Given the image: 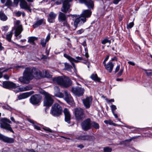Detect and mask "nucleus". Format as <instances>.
I'll use <instances>...</instances> for the list:
<instances>
[{
    "mask_svg": "<svg viewBox=\"0 0 152 152\" xmlns=\"http://www.w3.org/2000/svg\"><path fill=\"white\" fill-rule=\"evenodd\" d=\"M23 76L19 78V81L22 83L28 84L34 77L37 79L42 77V73L39 70L34 67H27L25 68Z\"/></svg>",
    "mask_w": 152,
    "mask_h": 152,
    "instance_id": "1",
    "label": "nucleus"
},
{
    "mask_svg": "<svg viewBox=\"0 0 152 152\" xmlns=\"http://www.w3.org/2000/svg\"><path fill=\"white\" fill-rule=\"evenodd\" d=\"M53 81L63 87L67 88L70 86L72 84V81L67 77L63 78L62 77H58L54 78Z\"/></svg>",
    "mask_w": 152,
    "mask_h": 152,
    "instance_id": "2",
    "label": "nucleus"
},
{
    "mask_svg": "<svg viewBox=\"0 0 152 152\" xmlns=\"http://www.w3.org/2000/svg\"><path fill=\"white\" fill-rule=\"evenodd\" d=\"M62 112V107L58 104H55L50 110V113L54 116H58L61 115Z\"/></svg>",
    "mask_w": 152,
    "mask_h": 152,
    "instance_id": "3",
    "label": "nucleus"
},
{
    "mask_svg": "<svg viewBox=\"0 0 152 152\" xmlns=\"http://www.w3.org/2000/svg\"><path fill=\"white\" fill-rule=\"evenodd\" d=\"M91 12L90 10H85L83 11L80 15H70L67 16H71L72 18H75V19H82L81 17H83L86 19V18H89L91 15Z\"/></svg>",
    "mask_w": 152,
    "mask_h": 152,
    "instance_id": "4",
    "label": "nucleus"
},
{
    "mask_svg": "<svg viewBox=\"0 0 152 152\" xmlns=\"http://www.w3.org/2000/svg\"><path fill=\"white\" fill-rule=\"evenodd\" d=\"M1 122L0 126L1 128L13 132V131L12 130L10 125L7 124V123H11V121L9 119L6 118H2L1 120Z\"/></svg>",
    "mask_w": 152,
    "mask_h": 152,
    "instance_id": "5",
    "label": "nucleus"
},
{
    "mask_svg": "<svg viewBox=\"0 0 152 152\" xmlns=\"http://www.w3.org/2000/svg\"><path fill=\"white\" fill-rule=\"evenodd\" d=\"M15 36L17 37V38L18 39L20 38L21 35H20L19 37H18L23 31V29L22 26L20 24V22L19 20H18L16 21L15 24Z\"/></svg>",
    "mask_w": 152,
    "mask_h": 152,
    "instance_id": "6",
    "label": "nucleus"
},
{
    "mask_svg": "<svg viewBox=\"0 0 152 152\" xmlns=\"http://www.w3.org/2000/svg\"><path fill=\"white\" fill-rule=\"evenodd\" d=\"M3 86L4 88L10 90L15 89L18 87V84H16L12 82L6 81L3 82Z\"/></svg>",
    "mask_w": 152,
    "mask_h": 152,
    "instance_id": "7",
    "label": "nucleus"
},
{
    "mask_svg": "<svg viewBox=\"0 0 152 152\" xmlns=\"http://www.w3.org/2000/svg\"><path fill=\"white\" fill-rule=\"evenodd\" d=\"M75 114L76 119L78 120L85 118L83 110L80 108H77L75 109Z\"/></svg>",
    "mask_w": 152,
    "mask_h": 152,
    "instance_id": "8",
    "label": "nucleus"
},
{
    "mask_svg": "<svg viewBox=\"0 0 152 152\" xmlns=\"http://www.w3.org/2000/svg\"><path fill=\"white\" fill-rule=\"evenodd\" d=\"M84 89L79 87H72V91L75 95L80 96H82L84 93Z\"/></svg>",
    "mask_w": 152,
    "mask_h": 152,
    "instance_id": "9",
    "label": "nucleus"
},
{
    "mask_svg": "<svg viewBox=\"0 0 152 152\" xmlns=\"http://www.w3.org/2000/svg\"><path fill=\"white\" fill-rule=\"evenodd\" d=\"M91 121L90 119L88 118L83 121L81 124L82 127L84 131H87L91 127Z\"/></svg>",
    "mask_w": 152,
    "mask_h": 152,
    "instance_id": "10",
    "label": "nucleus"
},
{
    "mask_svg": "<svg viewBox=\"0 0 152 152\" xmlns=\"http://www.w3.org/2000/svg\"><path fill=\"white\" fill-rule=\"evenodd\" d=\"M42 99V97L40 95L35 94L31 96L30 99V102L33 104L36 105L38 104Z\"/></svg>",
    "mask_w": 152,
    "mask_h": 152,
    "instance_id": "11",
    "label": "nucleus"
},
{
    "mask_svg": "<svg viewBox=\"0 0 152 152\" xmlns=\"http://www.w3.org/2000/svg\"><path fill=\"white\" fill-rule=\"evenodd\" d=\"M72 1V0H65L63 3V7L61 10V11L65 13L70 12L71 10L69 9L70 7L69 3Z\"/></svg>",
    "mask_w": 152,
    "mask_h": 152,
    "instance_id": "12",
    "label": "nucleus"
},
{
    "mask_svg": "<svg viewBox=\"0 0 152 152\" xmlns=\"http://www.w3.org/2000/svg\"><path fill=\"white\" fill-rule=\"evenodd\" d=\"M39 93L45 96V98L44 99L43 106L45 107L44 109L45 113H47V110L48 108V93L43 90L39 91Z\"/></svg>",
    "mask_w": 152,
    "mask_h": 152,
    "instance_id": "13",
    "label": "nucleus"
},
{
    "mask_svg": "<svg viewBox=\"0 0 152 152\" xmlns=\"http://www.w3.org/2000/svg\"><path fill=\"white\" fill-rule=\"evenodd\" d=\"M86 21V20H73V21L71 23L73 30L76 29L78 25L83 24Z\"/></svg>",
    "mask_w": 152,
    "mask_h": 152,
    "instance_id": "14",
    "label": "nucleus"
},
{
    "mask_svg": "<svg viewBox=\"0 0 152 152\" xmlns=\"http://www.w3.org/2000/svg\"><path fill=\"white\" fill-rule=\"evenodd\" d=\"M79 1L81 3H84L88 8H93L94 4L92 0H79Z\"/></svg>",
    "mask_w": 152,
    "mask_h": 152,
    "instance_id": "15",
    "label": "nucleus"
},
{
    "mask_svg": "<svg viewBox=\"0 0 152 152\" xmlns=\"http://www.w3.org/2000/svg\"><path fill=\"white\" fill-rule=\"evenodd\" d=\"M64 56L68 59L71 62H74L75 63H77L80 62L81 60H84L83 58L79 56L76 57V59L68 56L66 54H64Z\"/></svg>",
    "mask_w": 152,
    "mask_h": 152,
    "instance_id": "16",
    "label": "nucleus"
},
{
    "mask_svg": "<svg viewBox=\"0 0 152 152\" xmlns=\"http://www.w3.org/2000/svg\"><path fill=\"white\" fill-rule=\"evenodd\" d=\"M64 100L68 103H72L73 100L70 94L66 90L64 91Z\"/></svg>",
    "mask_w": 152,
    "mask_h": 152,
    "instance_id": "17",
    "label": "nucleus"
},
{
    "mask_svg": "<svg viewBox=\"0 0 152 152\" xmlns=\"http://www.w3.org/2000/svg\"><path fill=\"white\" fill-rule=\"evenodd\" d=\"M64 113L65 115V121L68 123H70L71 114L68 109L65 108L64 109Z\"/></svg>",
    "mask_w": 152,
    "mask_h": 152,
    "instance_id": "18",
    "label": "nucleus"
},
{
    "mask_svg": "<svg viewBox=\"0 0 152 152\" xmlns=\"http://www.w3.org/2000/svg\"><path fill=\"white\" fill-rule=\"evenodd\" d=\"M0 140L8 143H12L14 142V140L13 138L6 137L0 133Z\"/></svg>",
    "mask_w": 152,
    "mask_h": 152,
    "instance_id": "19",
    "label": "nucleus"
},
{
    "mask_svg": "<svg viewBox=\"0 0 152 152\" xmlns=\"http://www.w3.org/2000/svg\"><path fill=\"white\" fill-rule=\"evenodd\" d=\"M92 101V99L91 97H88L83 100V102L86 108H88L90 107Z\"/></svg>",
    "mask_w": 152,
    "mask_h": 152,
    "instance_id": "20",
    "label": "nucleus"
},
{
    "mask_svg": "<svg viewBox=\"0 0 152 152\" xmlns=\"http://www.w3.org/2000/svg\"><path fill=\"white\" fill-rule=\"evenodd\" d=\"M34 92L33 91H31L23 93L18 96V98L19 99H21L27 98L33 94Z\"/></svg>",
    "mask_w": 152,
    "mask_h": 152,
    "instance_id": "21",
    "label": "nucleus"
},
{
    "mask_svg": "<svg viewBox=\"0 0 152 152\" xmlns=\"http://www.w3.org/2000/svg\"><path fill=\"white\" fill-rule=\"evenodd\" d=\"M54 94L56 96L59 97H64V94L60 92V89L57 86H55L54 87Z\"/></svg>",
    "mask_w": 152,
    "mask_h": 152,
    "instance_id": "22",
    "label": "nucleus"
},
{
    "mask_svg": "<svg viewBox=\"0 0 152 152\" xmlns=\"http://www.w3.org/2000/svg\"><path fill=\"white\" fill-rule=\"evenodd\" d=\"M114 66V64L112 62H109L106 64L105 68L109 72L111 73L112 71Z\"/></svg>",
    "mask_w": 152,
    "mask_h": 152,
    "instance_id": "23",
    "label": "nucleus"
},
{
    "mask_svg": "<svg viewBox=\"0 0 152 152\" xmlns=\"http://www.w3.org/2000/svg\"><path fill=\"white\" fill-rule=\"evenodd\" d=\"M32 87L30 86H26L22 87H20L18 88V90L17 91V92L19 91H28L31 89Z\"/></svg>",
    "mask_w": 152,
    "mask_h": 152,
    "instance_id": "24",
    "label": "nucleus"
},
{
    "mask_svg": "<svg viewBox=\"0 0 152 152\" xmlns=\"http://www.w3.org/2000/svg\"><path fill=\"white\" fill-rule=\"evenodd\" d=\"M48 107L52 105L53 103L54 96L48 94Z\"/></svg>",
    "mask_w": 152,
    "mask_h": 152,
    "instance_id": "25",
    "label": "nucleus"
},
{
    "mask_svg": "<svg viewBox=\"0 0 152 152\" xmlns=\"http://www.w3.org/2000/svg\"><path fill=\"white\" fill-rule=\"evenodd\" d=\"M12 31L13 30H12L9 33L7 34L6 35V39L9 42H11V38L13 34Z\"/></svg>",
    "mask_w": 152,
    "mask_h": 152,
    "instance_id": "26",
    "label": "nucleus"
},
{
    "mask_svg": "<svg viewBox=\"0 0 152 152\" xmlns=\"http://www.w3.org/2000/svg\"><path fill=\"white\" fill-rule=\"evenodd\" d=\"M88 138V135H80L76 137V139L80 140H87Z\"/></svg>",
    "mask_w": 152,
    "mask_h": 152,
    "instance_id": "27",
    "label": "nucleus"
},
{
    "mask_svg": "<svg viewBox=\"0 0 152 152\" xmlns=\"http://www.w3.org/2000/svg\"><path fill=\"white\" fill-rule=\"evenodd\" d=\"M91 78L95 81L99 82L100 79L99 78L96 74H93L91 76Z\"/></svg>",
    "mask_w": 152,
    "mask_h": 152,
    "instance_id": "28",
    "label": "nucleus"
},
{
    "mask_svg": "<svg viewBox=\"0 0 152 152\" xmlns=\"http://www.w3.org/2000/svg\"><path fill=\"white\" fill-rule=\"evenodd\" d=\"M43 20H39L37 21L33 25L34 28H35L42 24L43 22Z\"/></svg>",
    "mask_w": 152,
    "mask_h": 152,
    "instance_id": "29",
    "label": "nucleus"
},
{
    "mask_svg": "<svg viewBox=\"0 0 152 152\" xmlns=\"http://www.w3.org/2000/svg\"><path fill=\"white\" fill-rule=\"evenodd\" d=\"M67 18V16L63 13L59 12L58 15V19H66Z\"/></svg>",
    "mask_w": 152,
    "mask_h": 152,
    "instance_id": "30",
    "label": "nucleus"
},
{
    "mask_svg": "<svg viewBox=\"0 0 152 152\" xmlns=\"http://www.w3.org/2000/svg\"><path fill=\"white\" fill-rule=\"evenodd\" d=\"M65 68V69L69 71H71L72 68V66L67 63H65L64 64Z\"/></svg>",
    "mask_w": 152,
    "mask_h": 152,
    "instance_id": "31",
    "label": "nucleus"
},
{
    "mask_svg": "<svg viewBox=\"0 0 152 152\" xmlns=\"http://www.w3.org/2000/svg\"><path fill=\"white\" fill-rule=\"evenodd\" d=\"M91 124H92L91 126L96 129H98L99 128V124L95 122H91Z\"/></svg>",
    "mask_w": 152,
    "mask_h": 152,
    "instance_id": "32",
    "label": "nucleus"
},
{
    "mask_svg": "<svg viewBox=\"0 0 152 152\" xmlns=\"http://www.w3.org/2000/svg\"><path fill=\"white\" fill-rule=\"evenodd\" d=\"M37 38L34 37H30L29 38L28 42H31L33 44H34V41L35 40H37Z\"/></svg>",
    "mask_w": 152,
    "mask_h": 152,
    "instance_id": "33",
    "label": "nucleus"
},
{
    "mask_svg": "<svg viewBox=\"0 0 152 152\" xmlns=\"http://www.w3.org/2000/svg\"><path fill=\"white\" fill-rule=\"evenodd\" d=\"M47 41H48V36L46 37L45 40L44 39H41V43L42 47H44L45 46Z\"/></svg>",
    "mask_w": 152,
    "mask_h": 152,
    "instance_id": "34",
    "label": "nucleus"
},
{
    "mask_svg": "<svg viewBox=\"0 0 152 152\" xmlns=\"http://www.w3.org/2000/svg\"><path fill=\"white\" fill-rule=\"evenodd\" d=\"M104 152H111L112 151V148L109 147H104L103 148Z\"/></svg>",
    "mask_w": 152,
    "mask_h": 152,
    "instance_id": "35",
    "label": "nucleus"
},
{
    "mask_svg": "<svg viewBox=\"0 0 152 152\" xmlns=\"http://www.w3.org/2000/svg\"><path fill=\"white\" fill-rule=\"evenodd\" d=\"M111 40L108 39H105L103 40L102 42V44H104L107 43H109V44L111 43Z\"/></svg>",
    "mask_w": 152,
    "mask_h": 152,
    "instance_id": "36",
    "label": "nucleus"
},
{
    "mask_svg": "<svg viewBox=\"0 0 152 152\" xmlns=\"http://www.w3.org/2000/svg\"><path fill=\"white\" fill-rule=\"evenodd\" d=\"M7 16L3 13L0 12V19H7Z\"/></svg>",
    "mask_w": 152,
    "mask_h": 152,
    "instance_id": "37",
    "label": "nucleus"
},
{
    "mask_svg": "<svg viewBox=\"0 0 152 152\" xmlns=\"http://www.w3.org/2000/svg\"><path fill=\"white\" fill-rule=\"evenodd\" d=\"M5 4L7 6H12V3L11 0H7Z\"/></svg>",
    "mask_w": 152,
    "mask_h": 152,
    "instance_id": "38",
    "label": "nucleus"
},
{
    "mask_svg": "<svg viewBox=\"0 0 152 152\" xmlns=\"http://www.w3.org/2000/svg\"><path fill=\"white\" fill-rule=\"evenodd\" d=\"M88 139L87 140L94 141L95 139V138L94 136L88 135Z\"/></svg>",
    "mask_w": 152,
    "mask_h": 152,
    "instance_id": "39",
    "label": "nucleus"
},
{
    "mask_svg": "<svg viewBox=\"0 0 152 152\" xmlns=\"http://www.w3.org/2000/svg\"><path fill=\"white\" fill-rule=\"evenodd\" d=\"M56 16L57 14H55L53 12H51L49 14V16L51 18H56Z\"/></svg>",
    "mask_w": 152,
    "mask_h": 152,
    "instance_id": "40",
    "label": "nucleus"
},
{
    "mask_svg": "<svg viewBox=\"0 0 152 152\" xmlns=\"http://www.w3.org/2000/svg\"><path fill=\"white\" fill-rule=\"evenodd\" d=\"M12 68V67H10L9 68L7 69H6L5 70H4L2 72H0V78L2 77V73L4 72H7L9 69H11Z\"/></svg>",
    "mask_w": 152,
    "mask_h": 152,
    "instance_id": "41",
    "label": "nucleus"
},
{
    "mask_svg": "<svg viewBox=\"0 0 152 152\" xmlns=\"http://www.w3.org/2000/svg\"><path fill=\"white\" fill-rule=\"evenodd\" d=\"M134 24L133 22H132L129 23L127 25V28H131L134 26Z\"/></svg>",
    "mask_w": 152,
    "mask_h": 152,
    "instance_id": "42",
    "label": "nucleus"
},
{
    "mask_svg": "<svg viewBox=\"0 0 152 152\" xmlns=\"http://www.w3.org/2000/svg\"><path fill=\"white\" fill-rule=\"evenodd\" d=\"M144 70L148 76H151L152 75V71H150L148 72L147 70L146 69H144Z\"/></svg>",
    "mask_w": 152,
    "mask_h": 152,
    "instance_id": "43",
    "label": "nucleus"
},
{
    "mask_svg": "<svg viewBox=\"0 0 152 152\" xmlns=\"http://www.w3.org/2000/svg\"><path fill=\"white\" fill-rule=\"evenodd\" d=\"M111 107L112 112H114V111L116 109V106L114 105H112L111 106Z\"/></svg>",
    "mask_w": 152,
    "mask_h": 152,
    "instance_id": "44",
    "label": "nucleus"
},
{
    "mask_svg": "<svg viewBox=\"0 0 152 152\" xmlns=\"http://www.w3.org/2000/svg\"><path fill=\"white\" fill-rule=\"evenodd\" d=\"M123 70H124L123 68L120 70L119 72L117 74L118 77H119L122 75L123 72Z\"/></svg>",
    "mask_w": 152,
    "mask_h": 152,
    "instance_id": "45",
    "label": "nucleus"
},
{
    "mask_svg": "<svg viewBox=\"0 0 152 152\" xmlns=\"http://www.w3.org/2000/svg\"><path fill=\"white\" fill-rule=\"evenodd\" d=\"M84 31V30L83 29H81L79 30H78L77 32V34H81Z\"/></svg>",
    "mask_w": 152,
    "mask_h": 152,
    "instance_id": "46",
    "label": "nucleus"
},
{
    "mask_svg": "<svg viewBox=\"0 0 152 152\" xmlns=\"http://www.w3.org/2000/svg\"><path fill=\"white\" fill-rule=\"evenodd\" d=\"M1 29L3 31H6L8 30V27L7 26H3L2 28Z\"/></svg>",
    "mask_w": 152,
    "mask_h": 152,
    "instance_id": "47",
    "label": "nucleus"
},
{
    "mask_svg": "<svg viewBox=\"0 0 152 152\" xmlns=\"http://www.w3.org/2000/svg\"><path fill=\"white\" fill-rule=\"evenodd\" d=\"M120 66L119 65H118L115 68V73H116L120 69Z\"/></svg>",
    "mask_w": 152,
    "mask_h": 152,
    "instance_id": "48",
    "label": "nucleus"
},
{
    "mask_svg": "<svg viewBox=\"0 0 152 152\" xmlns=\"http://www.w3.org/2000/svg\"><path fill=\"white\" fill-rule=\"evenodd\" d=\"M28 121L30 123L33 124L34 125V124H35V123H36V122L35 121H34L33 120H31L30 119H28Z\"/></svg>",
    "mask_w": 152,
    "mask_h": 152,
    "instance_id": "49",
    "label": "nucleus"
},
{
    "mask_svg": "<svg viewBox=\"0 0 152 152\" xmlns=\"http://www.w3.org/2000/svg\"><path fill=\"white\" fill-rule=\"evenodd\" d=\"M16 15L17 16H20L21 14V12L20 11H18L15 13Z\"/></svg>",
    "mask_w": 152,
    "mask_h": 152,
    "instance_id": "50",
    "label": "nucleus"
},
{
    "mask_svg": "<svg viewBox=\"0 0 152 152\" xmlns=\"http://www.w3.org/2000/svg\"><path fill=\"white\" fill-rule=\"evenodd\" d=\"M121 0H114L113 1V3L115 4H117Z\"/></svg>",
    "mask_w": 152,
    "mask_h": 152,
    "instance_id": "51",
    "label": "nucleus"
},
{
    "mask_svg": "<svg viewBox=\"0 0 152 152\" xmlns=\"http://www.w3.org/2000/svg\"><path fill=\"white\" fill-rule=\"evenodd\" d=\"M34 127L35 128V129L38 130H40V127L38 126H37L35 124H34Z\"/></svg>",
    "mask_w": 152,
    "mask_h": 152,
    "instance_id": "52",
    "label": "nucleus"
},
{
    "mask_svg": "<svg viewBox=\"0 0 152 152\" xmlns=\"http://www.w3.org/2000/svg\"><path fill=\"white\" fill-rule=\"evenodd\" d=\"M47 57L44 55H42V57L41 58V59L42 60H46L47 59Z\"/></svg>",
    "mask_w": 152,
    "mask_h": 152,
    "instance_id": "53",
    "label": "nucleus"
},
{
    "mask_svg": "<svg viewBox=\"0 0 152 152\" xmlns=\"http://www.w3.org/2000/svg\"><path fill=\"white\" fill-rule=\"evenodd\" d=\"M128 63L131 65L132 66H134L135 65V64L134 62L131 61H129L128 62Z\"/></svg>",
    "mask_w": 152,
    "mask_h": 152,
    "instance_id": "54",
    "label": "nucleus"
},
{
    "mask_svg": "<svg viewBox=\"0 0 152 152\" xmlns=\"http://www.w3.org/2000/svg\"><path fill=\"white\" fill-rule=\"evenodd\" d=\"M16 68H21L22 69L24 68V67L23 66H18L16 67Z\"/></svg>",
    "mask_w": 152,
    "mask_h": 152,
    "instance_id": "55",
    "label": "nucleus"
},
{
    "mask_svg": "<svg viewBox=\"0 0 152 152\" xmlns=\"http://www.w3.org/2000/svg\"><path fill=\"white\" fill-rule=\"evenodd\" d=\"M4 78L7 80H8L9 79V77L8 75H4Z\"/></svg>",
    "mask_w": 152,
    "mask_h": 152,
    "instance_id": "56",
    "label": "nucleus"
},
{
    "mask_svg": "<svg viewBox=\"0 0 152 152\" xmlns=\"http://www.w3.org/2000/svg\"><path fill=\"white\" fill-rule=\"evenodd\" d=\"M3 107L6 109L7 110H9L10 109V107L8 105H5Z\"/></svg>",
    "mask_w": 152,
    "mask_h": 152,
    "instance_id": "57",
    "label": "nucleus"
},
{
    "mask_svg": "<svg viewBox=\"0 0 152 152\" xmlns=\"http://www.w3.org/2000/svg\"><path fill=\"white\" fill-rule=\"evenodd\" d=\"M77 147L82 149L84 147V146L82 144L80 145L77 146Z\"/></svg>",
    "mask_w": 152,
    "mask_h": 152,
    "instance_id": "58",
    "label": "nucleus"
},
{
    "mask_svg": "<svg viewBox=\"0 0 152 152\" xmlns=\"http://www.w3.org/2000/svg\"><path fill=\"white\" fill-rule=\"evenodd\" d=\"M85 56L87 58H88L89 57V55H88V52H87V51L86 52V53H85Z\"/></svg>",
    "mask_w": 152,
    "mask_h": 152,
    "instance_id": "59",
    "label": "nucleus"
},
{
    "mask_svg": "<svg viewBox=\"0 0 152 152\" xmlns=\"http://www.w3.org/2000/svg\"><path fill=\"white\" fill-rule=\"evenodd\" d=\"M112 113L113 114V115L116 118H117L118 117L117 115L114 112H113Z\"/></svg>",
    "mask_w": 152,
    "mask_h": 152,
    "instance_id": "60",
    "label": "nucleus"
},
{
    "mask_svg": "<svg viewBox=\"0 0 152 152\" xmlns=\"http://www.w3.org/2000/svg\"><path fill=\"white\" fill-rule=\"evenodd\" d=\"M109 55H107V56H106V58L104 59V60L105 61H107V60L109 58Z\"/></svg>",
    "mask_w": 152,
    "mask_h": 152,
    "instance_id": "61",
    "label": "nucleus"
},
{
    "mask_svg": "<svg viewBox=\"0 0 152 152\" xmlns=\"http://www.w3.org/2000/svg\"><path fill=\"white\" fill-rule=\"evenodd\" d=\"M4 48L1 46V44L0 43V50H2Z\"/></svg>",
    "mask_w": 152,
    "mask_h": 152,
    "instance_id": "62",
    "label": "nucleus"
},
{
    "mask_svg": "<svg viewBox=\"0 0 152 152\" xmlns=\"http://www.w3.org/2000/svg\"><path fill=\"white\" fill-rule=\"evenodd\" d=\"M117 58L116 57H114L113 58H112L111 60L112 61L117 60Z\"/></svg>",
    "mask_w": 152,
    "mask_h": 152,
    "instance_id": "63",
    "label": "nucleus"
},
{
    "mask_svg": "<svg viewBox=\"0 0 152 152\" xmlns=\"http://www.w3.org/2000/svg\"><path fill=\"white\" fill-rule=\"evenodd\" d=\"M11 120L13 122H15L14 118L12 117H11L10 118Z\"/></svg>",
    "mask_w": 152,
    "mask_h": 152,
    "instance_id": "64",
    "label": "nucleus"
}]
</instances>
